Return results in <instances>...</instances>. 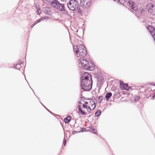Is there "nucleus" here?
I'll return each mask as SVG.
<instances>
[{"label":"nucleus","mask_w":155,"mask_h":155,"mask_svg":"<svg viewBox=\"0 0 155 155\" xmlns=\"http://www.w3.org/2000/svg\"><path fill=\"white\" fill-rule=\"evenodd\" d=\"M80 86L84 91H88L91 90L92 85L91 76L87 72H84L81 75Z\"/></svg>","instance_id":"f257e3e1"},{"label":"nucleus","mask_w":155,"mask_h":155,"mask_svg":"<svg viewBox=\"0 0 155 155\" xmlns=\"http://www.w3.org/2000/svg\"><path fill=\"white\" fill-rule=\"evenodd\" d=\"M79 60V64H81V68L86 70L92 71L94 68L95 65L93 62L91 61H88L84 58H78Z\"/></svg>","instance_id":"f03ea898"},{"label":"nucleus","mask_w":155,"mask_h":155,"mask_svg":"<svg viewBox=\"0 0 155 155\" xmlns=\"http://www.w3.org/2000/svg\"><path fill=\"white\" fill-rule=\"evenodd\" d=\"M74 52L78 57L84 58L87 54L86 48L82 45H75L73 46Z\"/></svg>","instance_id":"7ed1b4c3"},{"label":"nucleus","mask_w":155,"mask_h":155,"mask_svg":"<svg viewBox=\"0 0 155 155\" xmlns=\"http://www.w3.org/2000/svg\"><path fill=\"white\" fill-rule=\"evenodd\" d=\"M68 8L70 10L74 11L79 6V1L78 0H70L67 4Z\"/></svg>","instance_id":"20e7f679"},{"label":"nucleus","mask_w":155,"mask_h":155,"mask_svg":"<svg viewBox=\"0 0 155 155\" xmlns=\"http://www.w3.org/2000/svg\"><path fill=\"white\" fill-rule=\"evenodd\" d=\"M148 12L152 15H155V6L152 3H149L146 6Z\"/></svg>","instance_id":"39448f33"},{"label":"nucleus","mask_w":155,"mask_h":155,"mask_svg":"<svg viewBox=\"0 0 155 155\" xmlns=\"http://www.w3.org/2000/svg\"><path fill=\"white\" fill-rule=\"evenodd\" d=\"M129 6L131 7V9L134 11H136L137 10V8L136 6V5L133 1L130 0L128 1Z\"/></svg>","instance_id":"423d86ee"},{"label":"nucleus","mask_w":155,"mask_h":155,"mask_svg":"<svg viewBox=\"0 0 155 155\" xmlns=\"http://www.w3.org/2000/svg\"><path fill=\"white\" fill-rule=\"evenodd\" d=\"M59 3L60 2L57 0H53L51 2L50 4L54 8L56 9Z\"/></svg>","instance_id":"0eeeda50"},{"label":"nucleus","mask_w":155,"mask_h":155,"mask_svg":"<svg viewBox=\"0 0 155 155\" xmlns=\"http://www.w3.org/2000/svg\"><path fill=\"white\" fill-rule=\"evenodd\" d=\"M79 106H78V110L79 112L82 115H86L87 114L86 112H85L84 110H82L81 108V105L82 104V103L80 101H78Z\"/></svg>","instance_id":"6e6552de"},{"label":"nucleus","mask_w":155,"mask_h":155,"mask_svg":"<svg viewBox=\"0 0 155 155\" xmlns=\"http://www.w3.org/2000/svg\"><path fill=\"white\" fill-rule=\"evenodd\" d=\"M64 4H61L60 2L59 4L57 7L56 9L60 11H65V8L64 6Z\"/></svg>","instance_id":"1a4fd4ad"},{"label":"nucleus","mask_w":155,"mask_h":155,"mask_svg":"<svg viewBox=\"0 0 155 155\" xmlns=\"http://www.w3.org/2000/svg\"><path fill=\"white\" fill-rule=\"evenodd\" d=\"M120 85L121 89L122 90L128 91L130 88L127 84H124L123 83H120Z\"/></svg>","instance_id":"9d476101"},{"label":"nucleus","mask_w":155,"mask_h":155,"mask_svg":"<svg viewBox=\"0 0 155 155\" xmlns=\"http://www.w3.org/2000/svg\"><path fill=\"white\" fill-rule=\"evenodd\" d=\"M85 1H87L86 2H84V8H89L90 6L91 5V0H86Z\"/></svg>","instance_id":"9b49d317"},{"label":"nucleus","mask_w":155,"mask_h":155,"mask_svg":"<svg viewBox=\"0 0 155 155\" xmlns=\"http://www.w3.org/2000/svg\"><path fill=\"white\" fill-rule=\"evenodd\" d=\"M140 99V97L139 96L135 95L132 99V101L133 103H135L139 101Z\"/></svg>","instance_id":"f8f14e48"},{"label":"nucleus","mask_w":155,"mask_h":155,"mask_svg":"<svg viewBox=\"0 0 155 155\" xmlns=\"http://www.w3.org/2000/svg\"><path fill=\"white\" fill-rule=\"evenodd\" d=\"M112 95V93L110 92H108L105 95V98L107 101H108V100L111 97Z\"/></svg>","instance_id":"ddd939ff"},{"label":"nucleus","mask_w":155,"mask_h":155,"mask_svg":"<svg viewBox=\"0 0 155 155\" xmlns=\"http://www.w3.org/2000/svg\"><path fill=\"white\" fill-rule=\"evenodd\" d=\"M71 117L70 116H68L65 117L64 119L65 123L68 124L71 121Z\"/></svg>","instance_id":"4468645a"},{"label":"nucleus","mask_w":155,"mask_h":155,"mask_svg":"<svg viewBox=\"0 0 155 155\" xmlns=\"http://www.w3.org/2000/svg\"><path fill=\"white\" fill-rule=\"evenodd\" d=\"M21 63H18L17 64H14V66L13 67V68H15L19 70L21 68Z\"/></svg>","instance_id":"2eb2a0df"},{"label":"nucleus","mask_w":155,"mask_h":155,"mask_svg":"<svg viewBox=\"0 0 155 155\" xmlns=\"http://www.w3.org/2000/svg\"><path fill=\"white\" fill-rule=\"evenodd\" d=\"M128 1L127 0L125 1L124 0H120L119 3L124 6H125L127 4H128Z\"/></svg>","instance_id":"dca6fc26"},{"label":"nucleus","mask_w":155,"mask_h":155,"mask_svg":"<svg viewBox=\"0 0 155 155\" xmlns=\"http://www.w3.org/2000/svg\"><path fill=\"white\" fill-rule=\"evenodd\" d=\"M51 12V10L48 7H46L45 8L44 12L46 14H48L49 12Z\"/></svg>","instance_id":"f3484780"},{"label":"nucleus","mask_w":155,"mask_h":155,"mask_svg":"<svg viewBox=\"0 0 155 155\" xmlns=\"http://www.w3.org/2000/svg\"><path fill=\"white\" fill-rule=\"evenodd\" d=\"M90 103H91V106L92 107H93L92 110H94L96 107L95 102L93 101H90Z\"/></svg>","instance_id":"a211bd4d"},{"label":"nucleus","mask_w":155,"mask_h":155,"mask_svg":"<svg viewBox=\"0 0 155 155\" xmlns=\"http://www.w3.org/2000/svg\"><path fill=\"white\" fill-rule=\"evenodd\" d=\"M101 114V111L100 110H97L95 113V115L96 117H98Z\"/></svg>","instance_id":"6ab92c4d"},{"label":"nucleus","mask_w":155,"mask_h":155,"mask_svg":"<svg viewBox=\"0 0 155 155\" xmlns=\"http://www.w3.org/2000/svg\"><path fill=\"white\" fill-rule=\"evenodd\" d=\"M89 130L93 134H95L96 133L95 132L96 130L93 127H91L90 128H89V130Z\"/></svg>","instance_id":"aec40b11"},{"label":"nucleus","mask_w":155,"mask_h":155,"mask_svg":"<svg viewBox=\"0 0 155 155\" xmlns=\"http://www.w3.org/2000/svg\"><path fill=\"white\" fill-rule=\"evenodd\" d=\"M103 99V97L102 96H100L98 97V102L100 104L101 103Z\"/></svg>","instance_id":"412c9836"},{"label":"nucleus","mask_w":155,"mask_h":155,"mask_svg":"<svg viewBox=\"0 0 155 155\" xmlns=\"http://www.w3.org/2000/svg\"><path fill=\"white\" fill-rule=\"evenodd\" d=\"M86 110L88 113H91V111L92 110V109H91V108L89 106H88Z\"/></svg>","instance_id":"4be33fe9"},{"label":"nucleus","mask_w":155,"mask_h":155,"mask_svg":"<svg viewBox=\"0 0 155 155\" xmlns=\"http://www.w3.org/2000/svg\"><path fill=\"white\" fill-rule=\"evenodd\" d=\"M83 132V131H81V130L79 131H73L72 132V134H75L76 133H78V132Z\"/></svg>","instance_id":"5701e85b"},{"label":"nucleus","mask_w":155,"mask_h":155,"mask_svg":"<svg viewBox=\"0 0 155 155\" xmlns=\"http://www.w3.org/2000/svg\"><path fill=\"white\" fill-rule=\"evenodd\" d=\"M87 107H88L87 105L85 104H84L82 105V107H83V108H85L86 109L87 108Z\"/></svg>","instance_id":"b1692460"},{"label":"nucleus","mask_w":155,"mask_h":155,"mask_svg":"<svg viewBox=\"0 0 155 155\" xmlns=\"http://www.w3.org/2000/svg\"><path fill=\"white\" fill-rule=\"evenodd\" d=\"M40 9H38V10L37 11V13L38 15H40L41 14V12L40 11Z\"/></svg>","instance_id":"393cba45"},{"label":"nucleus","mask_w":155,"mask_h":155,"mask_svg":"<svg viewBox=\"0 0 155 155\" xmlns=\"http://www.w3.org/2000/svg\"><path fill=\"white\" fill-rule=\"evenodd\" d=\"M81 12H82V11L79 8V9H78V12H77L78 13H79L80 14H81Z\"/></svg>","instance_id":"a878e982"},{"label":"nucleus","mask_w":155,"mask_h":155,"mask_svg":"<svg viewBox=\"0 0 155 155\" xmlns=\"http://www.w3.org/2000/svg\"><path fill=\"white\" fill-rule=\"evenodd\" d=\"M63 143H64V146H65L66 145V140L64 138V139Z\"/></svg>","instance_id":"bb28decb"},{"label":"nucleus","mask_w":155,"mask_h":155,"mask_svg":"<svg viewBox=\"0 0 155 155\" xmlns=\"http://www.w3.org/2000/svg\"><path fill=\"white\" fill-rule=\"evenodd\" d=\"M45 19V17H42L39 19V20H40V21H43Z\"/></svg>","instance_id":"cd10ccee"},{"label":"nucleus","mask_w":155,"mask_h":155,"mask_svg":"<svg viewBox=\"0 0 155 155\" xmlns=\"http://www.w3.org/2000/svg\"><path fill=\"white\" fill-rule=\"evenodd\" d=\"M40 22V20H39V19L37 20V21H35V24H37L38 23Z\"/></svg>","instance_id":"c85d7f7f"},{"label":"nucleus","mask_w":155,"mask_h":155,"mask_svg":"<svg viewBox=\"0 0 155 155\" xmlns=\"http://www.w3.org/2000/svg\"><path fill=\"white\" fill-rule=\"evenodd\" d=\"M45 108L46 109V110L49 112H50L51 114H54V113H53L51 111H50L49 110H48V109H47L46 107H45Z\"/></svg>","instance_id":"c756f323"},{"label":"nucleus","mask_w":155,"mask_h":155,"mask_svg":"<svg viewBox=\"0 0 155 155\" xmlns=\"http://www.w3.org/2000/svg\"><path fill=\"white\" fill-rule=\"evenodd\" d=\"M36 24H35V22H34V23H33L31 25V27L32 28L34 26H35V25H36Z\"/></svg>","instance_id":"7c9ffc66"},{"label":"nucleus","mask_w":155,"mask_h":155,"mask_svg":"<svg viewBox=\"0 0 155 155\" xmlns=\"http://www.w3.org/2000/svg\"><path fill=\"white\" fill-rule=\"evenodd\" d=\"M152 97L154 99L155 98V92L153 93V95Z\"/></svg>","instance_id":"2f4dec72"},{"label":"nucleus","mask_w":155,"mask_h":155,"mask_svg":"<svg viewBox=\"0 0 155 155\" xmlns=\"http://www.w3.org/2000/svg\"><path fill=\"white\" fill-rule=\"evenodd\" d=\"M88 102L87 101H86L85 102V104L87 105V104H88Z\"/></svg>","instance_id":"473e14b6"},{"label":"nucleus","mask_w":155,"mask_h":155,"mask_svg":"<svg viewBox=\"0 0 155 155\" xmlns=\"http://www.w3.org/2000/svg\"><path fill=\"white\" fill-rule=\"evenodd\" d=\"M120 0H114V1H117V2H119V1Z\"/></svg>","instance_id":"72a5a7b5"},{"label":"nucleus","mask_w":155,"mask_h":155,"mask_svg":"<svg viewBox=\"0 0 155 155\" xmlns=\"http://www.w3.org/2000/svg\"><path fill=\"white\" fill-rule=\"evenodd\" d=\"M40 103L41 104L45 107L41 103V102H40Z\"/></svg>","instance_id":"f704fd0d"},{"label":"nucleus","mask_w":155,"mask_h":155,"mask_svg":"<svg viewBox=\"0 0 155 155\" xmlns=\"http://www.w3.org/2000/svg\"><path fill=\"white\" fill-rule=\"evenodd\" d=\"M37 97V98H38L39 99V97Z\"/></svg>","instance_id":"c9c22d12"},{"label":"nucleus","mask_w":155,"mask_h":155,"mask_svg":"<svg viewBox=\"0 0 155 155\" xmlns=\"http://www.w3.org/2000/svg\"><path fill=\"white\" fill-rule=\"evenodd\" d=\"M32 90H33L32 89ZM33 91V93H34V91Z\"/></svg>","instance_id":"e433bc0d"},{"label":"nucleus","mask_w":155,"mask_h":155,"mask_svg":"<svg viewBox=\"0 0 155 155\" xmlns=\"http://www.w3.org/2000/svg\"><path fill=\"white\" fill-rule=\"evenodd\" d=\"M85 129V130H84V131H86V130H85V129Z\"/></svg>","instance_id":"4c0bfd02"}]
</instances>
